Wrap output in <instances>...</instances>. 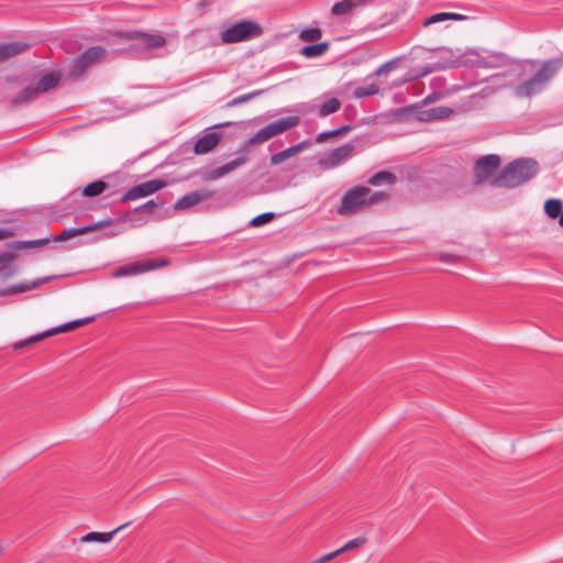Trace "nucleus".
<instances>
[{
	"instance_id": "30",
	"label": "nucleus",
	"mask_w": 563,
	"mask_h": 563,
	"mask_svg": "<svg viewBox=\"0 0 563 563\" xmlns=\"http://www.w3.org/2000/svg\"><path fill=\"white\" fill-rule=\"evenodd\" d=\"M52 335H55V332H54V329H49V330H46L42 333H38V334H35V335H32L25 340H22V341H19L16 343L13 344V350H21L23 347H26V346H30L34 343H37L40 341H43L44 339L46 338H49Z\"/></svg>"
},
{
	"instance_id": "23",
	"label": "nucleus",
	"mask_w": 563,
	"mask_h": 563,
	"mask_svg": "<svg viewBox=\"0 0 563 563\" xmlns=\"http://www.w3.org/2000/svg\"><path fill=\"white\" fill-rule=\"evenodd\" d=\"M40 96L35 85L34 86H27L24 89H22L12 100L11 106L13 108H18L19 106L33 101Z\"/></svg>"
},
{
	"instance_id": "26",
	"label": "nucleus",
	"mask_w": 563,
	"mask_h": 563,
	"mask_svg": "<svg viewBox=\"0 0 563 563\" xmlns=\"http://www.w3.org/2000/svg\"><path fill=\"white\" fill-rule=\"evenodd\" d=\"M89 67V64L87 63V59L84 57L82 53L78 56H76L69 67L68 76L71 79H77L80 77L86 69Z\"/></svg>"
},
{
	"instance_id": "56",
	"label": "nucleus",
	"mask_w": 563,
	"mask_h": 563,
	"mask_svg": "<svg viewBox=\"0 0 563 563\" xmlns=\"http://www.w3.org/2000/svg\"><path fill=\"white\" fill-rule=\"evenodd\" d=\"M413 109H416V106H409V107H405V108H400L397 110V114H404V113H407V112H411Z\"/></svg>"
},
{
	"instance_id": "31",
	"label": "nucleus",
	"mask_w": 563,
	"mask_h": 563,
	"mask_svg": "<svg viewBox=\"0 0 563 563\" xmlns=\"http://www.w3.org/2000/svg\"><path fill=\"white\" fill-rule=\"evenodd\" d=\"M563 202L561 199L550 198L544 202V213L552 220L559 218L562 213Z\"/></svg>"
},
{
	"instance_id": "40",
	"label": "nucleus",
	"mask_w": 563,
	"mask_h": 563,
	"mask_svg": "<svg viewBox=\"0 0 563 563\" xmlns=\"http://www.w3.org/2000/svg\"><path fill=\"white\" fill-rule=\"evenodd\" d=\"M379 92V87L376 84H371L366 87H357L353 95L355 98L362 99L366 97H372Z\"/></svg>"
},
{
	"instance_id": "35",
	"label": "nucleus",
	"mask_w": 563,
	"mask_h": 563,
	"mask_svg": "<svg viewBox=\"0 0 563 563\" xmlns=\"http://www.w3.org/2000/svg\"><path fill=\"white\" fill-rule=\"evenodd\" d=\"M106 49L102 46H91L82 52L84 57L87 59L89 66L97 64L104 55Z\"/></svg>"
},
{
	"instance_id": "61",
	"label": "nucleus",
	"mask_w": 563,
	"mask_h": 563,
	"mask_svg": "<svg viewBox=\"0 0 563 563\" xmlns=\"http://www.w3.org/2000/svg\"><path fill=\"white\" fill-rule=\"evenodd\" d=\"M525 64H528L530 67L534 68L538 64L537 60H533V59H527L523 62Z\"/></svg>"
},
{
	"instance_id": "13",
	"label": "nucleus",
	"mask_w": 563,
	"mask_h": 563,
	"mask_svg": "<svg viewBox=\"0 0 563 563\" xmlns=\"http://www.w3.org/2000/svg\"><path fill=\"white\" fill-rule=\"evenodd\" d=\"M247 161L246 157L244 156H240V157H236L235 159L222 165V166H219L208 173H206L205 175V179L206 180H214V179H218L220 177H223L224 175L233 172L234 169H236L238 167L242 166L243 164H245Z\"/></svg>"
},
{
	"instance_id": "34",
	"label": "nucleus",
	"mask_w": 563,
	"mask_h": 563,
	"mask_svg": "<svg viewBox=\"0 0 563 563\" xmlns=\"http://www.w3.org/2000/svg\"><path fill=\"white\" fill-rule=\"evenodd\" d=\"M341 101L338 98H331L320 104L318 114L319 117H328L338 112L341 108Z\"/></svg>"
},
{
	"instance_id": "58",
	"label": "nucleus",
	"mask_w": 563,
	"mask_h": 563,
	"mask_svg": "<svg viewBox=\"0 0 563 563\" xmlns=\"http://www.w3.org/2000/svg\"><path fill=\"white\" fill-rule=\"evenodd\" d=\"M14 273H15V268L10 267L9 269H7V271L4 272L3 277H4V278L11 277V276H13V275H14Z\"/></svg>"
},
{
	"instance_id": "42",
	"label": "nucleus",
	"mask_w": 563,
	"mask_h": 563,
	"mask_svg": "<svg viewBox=\"0 0 563 563\" xmlns=\"http://www.w3.org/2000/svg\"><path fill=\"white\" fill-rule=\"evenodd\" d=\"M275 218H276V214L274 212H265V213L254 217L250 221V225L254 227V228H258V227H262L264 224L272 222L273 220H275Z\"/></svg>"
},
{
	"instance_id": "47",
	"label": "nucleus",
	"mask_w": 563,
	"mask_h": 563,
	"mask_svg": "<svg viewBox=\"0 0 563 563\" xmlns=\"http://www.w3.org/2000/svg\"><path fill=\"white\" fill-rule=\"evenodd\" d=\"M16 258V254L12 252H3L0 253V272L8 268V264Z\"/></svg>"
},
{
	"instance_id": "49",
	"label": "nucleus",
	"mask_w": 563,
	"mask_h": 563,
	"mask_svg": "<svg viewBox=\"0 0 563 563\" xmlns=\"http://www.w3.org/2000/svg\"><path fill=\"white\" fill-rule=\"evenodd\" d=\"M341 553H340V550H335V551H332L330 553H327L322 556H320L319 559L314 560L313 563H325V562H329L333 559H335L336 556H339Z\"/></svg>"
},
{
	"instance_id": "3",
	"label": "nucleus",
	"mask_w": 563,
	"mask_h": 563,
	"mask_svg": "<svg viewBox=\"0 0 563 563\" xmlns=\"http://www.w3.org/2000/svg\"><path fill=\"white\" fill-rule=\"evenodd\" d=\"M112 37L131 42L130 45L122 49L133 57H140L150 49L162 48L166 45V37L162 34H148L142 31H115Z\"/></svg>"
},
{
	"instance_id": "41",
	"label": "nucleus",
	"mask_w": 563,
	"mask_h": 563,
	"mask_svg": "<svg viewBox=\"0 0 563 563\" xmlns=\"http://www.w3.org/2000/svg\"><path fill=\"white\" fill-rule=\"evenodd\" d=\"M120 222H123L121 220V216L118 219L107 218L101 221L93 222L91 224H87L85 227H86L87 233H89V232L96 231L98 229H101L103 227H110L112 224L120 223Z\"/></svg>"
},
{
	"instance_id": "16",
	"label": "nucleus",
	"mask_w": 563,
	"mask_h": 563,
	"mask_svg": "<svg viewBox=\"0 0 563 563\" xmlns=\"http://www.w3.org/2000/svg\"><path fill=\"white\" fill-rule=\"evenodd\" d=\"M62 80V73L58 70L49 71L45 75H43L37 82L35 84V87L38 91V93L48 92L52 89H54L59 81Z\"/></svg>"
},
{
	"instance_id": "12",
	"label": "nucleus",
	"mask_w": 563,
	"mask_h": 563,
	"mask_svg": "<svg viewBox=\"0 0 563 563\" xmlns=\"http://www.w3.org/2000/svg\"><path fill=\"white\" fill-rule=\"evenodd\" d=\"M279 134H282V133L279 132L276 123L272 122V123L265 125L264 128H262L261 130H258L252 137L247 139L242 144V151H249V148H247L249 146L263 144L264 142H266Z\"/></svg>"
},
{
	"instance_id": "1",
	"label": "nucleus",
	"mask_w": 563,
	"mask_h": 563,
	"mask_svg": "<svg viewBox=\"0 0 563 563\" xmlns=\"http://www.w3.org/2000/svg\"><path fill=\"white\" fill-rule=\"evenodd\" d=\"M539 170V163L534 158H516L508 163L499 174L490 180V185L493 187L512 189L534 178Z\"/></svg>"
},
{
	"instance_id": "52",
	"label": "nucleus",
	"mask_w": 563,
	"mask_h": 563,
	"mask_svg": "<svg viewBox=\"0 0 563 563\" xmlns=\"http://www.w3.org/2000/svg\"><path fill=\"white\" fill-rule=\"evenodd\" d=\"M446 16H448V21L451 20V21H464L467 19V16L463 15V14H459V13H451V12H446Z\"/></svg>"
},
{
	"instance_id": "6",
	"label": "nucleus",
	"mask_w": 563,
	"mask_h": 563,
	"mask_svg": "<svg viewBox=\"0 0 563 563\" xmlns=\"http://www.w3.org/2000/svg\"><path fill=\"white\" fill-rule=\"evenodd\" d=\"M170 264V260L166 257L161 258H148L145 261H137L133 263H129L118 267L114 272H112L111 276L113 278H121L131 275H137L146 272H151L157 268L166 267Z\"/></svg>"
},
{
	"instance_id": "11",
	"label": "nucleus",
	"mask_w": 563,
	"mask_h": 563,
	"mask_svg": "<svg viewBox=\"0 0 563 563\" xmlns=\"http://www.w3.org/2000/svg\"><path fill=\"white\" fill-rule=\"evenodd\" d=\"M210 130L207 129V132L195 142L194 153L196 155L208 154L219 145L222 137L221 133Z\"/></svg>"
},
{
	"instance_id": "64",
	"label": "nucleus",
	"mask_w": 563,
	"mask_h": 563,
	"mask_svg": "<svg viewBox=\"0 0 563 563\" xmlns=\"http://www.w3.org/2000/svg\"><path fill=\"white\" fill-rule=\"evenodd\" d=\"M558 220H559V224L561 227H563V209H562V213L559 216Z\"/></svg>"
},
{
	"instance_id": "21",
	"label": "nucleus",
	"mask_w": 563,
	"mask_h": 563,
	"mask_svg": "<svg viewBox=\"0 0 563 563\" xmlns=\"http://www.w3.org/2000/svg\"><path fill=\"white\" fill-rule=\"evenodd\" d=\"M51 242L49 235L38 240H30V241H13L5 244V246L10 250L20 251V250H30L36 249L47 245Z\"/></svg>"
},
{
	"instance_id": "27",
	"label": "nucleus",
	"mask_w": 563,
	"mask_h": 563,
	"mask_svg": "<svg viewBox=\"0 0 563 563\" xmlns=\"http://www.w3.org/2000/svg\"><path fill=\"white\" fill-rule=\"evenodd\" d=\"M352 130H353L352 125L343 124V125H341V126H339L336 129L319 133L317 135V137H316V142L317 143H324L325 141H328L330 139L345 135L346 133L351 132Z\"/></svg>"
},
{
	"instance_id": "62",
	"label": "nucleus",
	"mask_w": 563,
	"mask_h": 563,
	"mask_svg": "<svg viewBox=\"0 0 563 563\" xmlns=\"http://www.w3.org/2000/svg\"><path fill=\"white\" fill-rule=\"evenodd\" d=\"M231 125L230 122H225V123H221V124H216L212 129H220V128H224V126H229Z\"/></svg>"
},
{
	"instance_id": "20",
	"label": "nucleus",
	"mask_w": 563,
	"mask_h": 563,
	"mask_svg": "<svg viewBox=\"0 0 563 563\" xmlns=\"http://www.w3.org/2000/svg\"><path fill=\"white\" fill-rule=\"evenodd\" d=\"M435 51L444 54L441 60L438 62L439 69L456 68L461 66V55H455L452 49L439 47Z\"/></svg>"
},
{
	"instance_id": "18",
	"label": "nucleus",
	"mask_w": 563,
	"mask_h": 563,
	"mask_svg": "<svg viewBox=\"0 0 563 563\" xmlns=\"http://www.w3.org/2000/svg\"><path fill=\"white\" fill-rule=\"evenodd\" d=\"M60 276H57V275H51V276L37 278L33 282H24V283H20L16 285H11V286H9V290L12 291V295L22 294V292L35 289L51 280L57 279Z\"/></svg>"
},
{
	"instance_id": "24",
	"label": "nucleus",
	"mask_w": 563,
	"mask_h": 563,
	"mask_svg": "<svg viewBox=\"0 0 563 563\" xmlns=\"http://www.w3.org/2000/svg\"><path fill=\"white\" fill-rule=\"evenodd\" d=\"M110 185L102 179H97L91 183H88L81 191L84 197L96 198L102 195L107 189H109Z\"/></svg>"
},
{
	"instance_id": "50",
	"label": "nucleus",
	"mask_w": 563,
	"mask_h": 563,
	"mask_svg": "<svg viewBox=\"0 0 563 563\" xmlns=\"http://www.w3.org/2000/svg\"><path fill=\"white\" fill-rule=\"evenodd\" d=\"M439 260L445 263H456L459 261V256L450 253H441Z\"/></svg>"
},
{
	"instance_id": "45",
	"label": "nucleus",
	"mask_w": 563,
	"mask_h": 563,
	"mask_svg": "<svg viewBox=\"0 0 563 563\" xmlns=\"http://www.w3.org/2000/svg\"><path fill=\"white\" fill-rule=\"evenodd\" d=\"M290 157H292V155H290V151L287 148H285L284 151L282 152H278L276 154H273L271 156V165L273 166H276V165H279L282 164L283 162H285L286 159H289Z\"/></svg>"
},
{
	"instance_id": "4",
	"label": "nucleus",
	"mask_w": 563,
	"mask_h": 563,
	"mask_svg": "<svg viewBox=\"0 0 563 563\" xmlns=\"http://www.w3.org/2000/svg\"><path fill=\"white\" fill-rule=\"evenodd\" d=\"M263 33V26L256 21L241 19L222 25L220 38L222 44H235L260 37Z\"/></svg>"
},
{
	"instance_id": "57",
	"label": "nucleus",
	"mask_w": 563,
	"mask_h": 563,
	"mask_svg": "<svg viewBox=\"0 0 563 563\" xmlns=\"http://www.w3.org/2000/svg\"><path fill=\"white\" fill-rule=\"evenodd\" d=\"M288 150L290 151V155H292V156H295V155H297L298 153L301 152L297 144L291 145L290 147H288Z\"/></svg>"
},
{
	"instance_id": "54",
	"label": "nucleus",
	"mask_w": 563,
	"mask_h": 563,
	"mask_svg": "<svg viewBox=\"0 0 563 563\" xmlns=\"http://www.w3.org/2000/svg\"><path fill=\"white\" fill-rule=\"evenodd\" d=\"M299 150L302 152L303 150L310 147L312 145V141L309 139L303 140L302 142L297 144Z\"/></svg>"
},
{
	"instance_id": "44",
	"label": "nucleus",
	"mask_w": 563,
	"mask_h": 563,
	"mask_svg": "<svg viewBox=\"0 0 563 563\" xmlns=\"http://www.w3.org/2000/svg\"><path fill=\"white\" fill-rule=\"evenodd\" d=\"M367 542V539L365 537H357L355 539H352L347 541L345 544H343L339 550L340 553H344L354 549H358L363 547Z\"/></svg>"
},
{
	"instance_id": "5",
	"label": "nucleus",
	"mask_w": 563,
	"mask_h": 563,
	"mask_svg": "<svg viewBox=\"0 0 563 563\" xmlns=\"http://www.w3.org/2000/svg\"><path fill=\"white\" fill-rule=\"evenodd\" d=\"M371 192L366 186H354L350 188L342 197L336 212L341 216H352L366 207L365 196Z\"/></svg>"
},
{
	"instance_id": "39",
	"label": "nucleus",
	"mask_w": 563,
	"mask_h": 563,
	"mask_svg": "<svg viewBox=\"0 0 563 563\" xmlns=\"http://www.w3.org/2000/svg\"><path fill=\"white\" fill-rule=\"evenodd\" d=\"M264 92H265V90H254V91H252L250 93L235 97L234 99H232L231 101H229L227 103V107L231 108V107L240 106L242 103H245V102L254 99L255 97L261 96Z\"/></svg>"
},
{
	"instance_id": "55",
	"label": "nucleus",
	"mask_w": 563,
	"mask_h": 563,
	"mask_svg": "<svg viewBox=\"0 0 563 563\" xmlns=\"http://www.w3.org/2000/svg\"><path fill=\"white\" fill-rule=\"evenodd\" d=\"M439 97H440V93H438V92H433V93H431V95H429V96H427V97L424 98L423 103H430V102H433V101H435Z\"/></svg>"
},
{
	"instance_id": "14",
	"label": "nucleus",
	"mask_w": 563,
	"mask_h": 563,
	"mask_svg": "<svg viewBox=\"0 0 563 563\" xmlns=\"http://www.w3.org/2000/svg\"><path fill=\"white\" fill-rule=\"evenodd\" d=\"M453 113V109L446 106L433 107L422 110L418 114V119L424 122L444 120Z\"/></svg>"
},
{
	"instance_id": "25",
	"label": "nucleus",
	"mask_w": 563,
	"mask_h": 563,
	"mask_svg": "<svg viewBox=\"0 0 563 563\" xmlns=\"http://www.w3.org/2000/svg\"><path fill=\"white\" fill-rule=\"evenodd\" d=\"M96 319H97V316L86 317L82 319H77V320L66 322V323L55 327L53 329H54L55 334L66 333V332L77 330L80 327L92 323L93 321H96Z\"/></svg>"
},
{
	"instance_id": "32",
	"label": "nucleus",
	"mask_w": 563,
	"mask_h": 563,
	"mask_svg": "<svg viewBox=\"0 0 563 563\" xmlns=\"http://www.w3.org/2000/svg\"><path fill=\"white\" fill-rule=\"evenodd\" d=\"M86 233H87L86 227L82 225V227H78V228H67L58 235H52V234H48V235L51 238V241H53V242H64V241H67L69 239H73L75 236L86 234Z\"/></svg>"
},
{
	"instance_id": "38",
	"label": "nucleus",
	"mask_w": 563,
	"mask_h": 563,
	"mask_svg": "<svg viewBox=\"0 0 563 563\" xmlns=\"http://www.w3.org/2000/svg\"><path fill=\"white\" fill-rule=\"evenodd\" d=\"M322 36V31L319 27H308L300 32L299 38L305 42L314 43Z\"/></svg>"
},
{
	"instance_id": "63",
	"label": "nucleus",
	"mask_w": 563,
	"mask_h": 563,
	"mask_svg": "<svg viewBox=\"0 0 563 563\" xmlns=\"http://www.w3.org/2000/svg\"><path fill=\"white\" fill-rule=\"evenodd\" d=\"M104 235H106V236H108V238H111V236H115V235H118V232H115V231H111V232H107V233H104Z\"/></svg>"
},
{
	"instance_id": "8",
	"label": "nucleus",
	"mask_w": 563,
	"mask_h": 563,
	"mask_svg": "<svg viewBox=\"0 0 563 563\" xmlns=\"http://www.w3.org/2000/svg\"><path fill=\"white\" fill-rule=\"evenodd\" d=\"M167 186L164 179H151L130 188L121 198L120 202L125 203L139 198L151 196Z\"/></svg>"
},
{
	"instance_id": "46",
	"label": "nucleus",
	"mask_w": 563,
	"mask_h": 563,
	"mask_svg": "<svg viewBox=\"0 0 563 563\" xmlns=\"http://www.w3.org/2000/svg\"><path fill=\"white\" fill-rule=\"evenodd\" d=\"M448 21L446 12L434 13L423 21V26H429L434 23Z\"/></svg>"
},
{
	"instance_id": "33",
	"label": "nucleus",
	"mask_w": 563,
	"mask_h": 563,
	"mask_svg": "<svg viewBox=\"0 0 563 563\" xmlns=\"http://www.w3.org/2000/svg\"><path fill=\"white\" fill-rule=\"evenodd\" d=\"M396 180H397V177L394 173H391L389 170H380V172H377L376 174H374L367 180V183L372 186H379L383 183L395 184Z\"/></svg>"
},
{
	"instance_id": "22",
	"label": "nucleus",
	"mask_w": 563,
	"mask_h": 563,
	"mask_svg": "<svg viewBox=\"0 0 563 563\" xmlns=\"http://www.w3.org/2000/svg\"><path fill=\"white\" fill-rule=\"evenodd\" d=\"M330 47L329 42H319L305 45L300 48L299 53L307 58H316L322 56Z\"/></svg>"
},
{
	"instance_id": "59",
	"label": "nucleus",
	"mask_w": 563,
	"mask_h": 563,
	"mask_svg": "<svg viewBox=\"0 0 563 563\" xmlns=\"http://www.w3.org/2000/svg\"><path fill=\"white\" fill-rule=\"evenodd\" d=\"M9 295H12V291H11V290H9V287L1 288V289H0V297H2V296H9Z\"/></svg>"
},
{
	"instance_id": "51",
	"label": "nucleus",
	"mask_w": 563,
	"mask_h": 563,
	"mask_svg": "<svg viewBox=\"0 0 563 563\" xmlns=\"http://www.w3.org/2000/svg\"><path fill=\"white\" fill-rule=\"evenodd\" d=\"M343 114L344 117L351 121L353 120L354 115H355V109L352 104H349L344 108V111H343Z\"/></svg>"
},
{
	"instance_id": "48",
	"label": "nucleus",
	"mask_w": 563,
	"mask_h": 563,
	"mask_svg": "<svg viewBox=\"0 0 563 563\" xmlns=\"http://www.w3.org/2000/svg\"><path fill=\"white\" fill-rule=\"evenodd\" d=\"M396 65V60H389L385 64H383L382 66H379L373 74L372 76H380L387 71H389L391 68H394V66Z\"/></svg>"
},
{
	"instance_id": "2",
	"label": "nucleus",
	"mask_w": 563,
	"mask_h": 563,
	"mask_svg": "<svg viewBox=\"0 0 563 563\" xmlns=\"http://www.w3.org/2000/svg\"><path fill=\"white\" fill-rule=\"evenodd\" d=\"M562 68L563 52L556 57L542 62L540 68L531 78L515 87V95L520 98H530L540 93Z\"/></svg>"
},
{
	"instance_id": "28",
	"label": "nucleus",
	"mask_w": 563,
	"mask_h": 563,
	"mask_svg": "<svg viewBox=\"0 0 563 563\" xmlns=\"http://www.w3.org/2000/svg\"><path fill=\"white\" fill-rule=\"evenodd\" d=\"M52 335H55V332H54V329H49V330H46L42 333H38V334H35V335H32L25 340H22V341H19L16 343L13 344V350H21L23 347H26V346H30L34 343H37L40 341H43L44 339L46 338H49Z\"/></svg>"
},
{
	"instance_id": "29",
	"label": "nucleus",
	"mask_w": 563,
	"mask_h": 563,
	"mask_svg": "<svg viewBox=\"0 0 563 563\" xmlns=\"http://www.w3.org/2000/svg\"><path fill=\"white\" fill-rule=\"evenodd\" d=\"M52 335H55V332H54V329H49V330H46L42 333H38V334H35V335H32L25 340H22V341H19L16 343L13 344V350H21L23 347H26V346H30L34 343H37L40 341H43L44 339L46 338H49Z\"/></svg>"
},
{
	"instance_id": "10",
	"label": "nucleus",
	"mask_w": 563,
	"mask_h": 563,
	"mask_svg": "<svg viewBox=\"0 0 563 563\" xmlns=\"http://www.w3.org/2000/svg\"><path fill=\"white\" fill-rule=\"evenodd\" d=\"M216 191L210 190L208 188H202L199 190L191 191L183 197H180L176 203L174 205V210L181 211L187 210L201 201H206L211 199L214 196Z\"/></svg>"
},
{
	"instance_id": "53",
	"label": "nucleus",
	"mask_w": 563,
	"mask_h": 563,
	"mask_svg": "<svg viewBox=\"0 0 563 563\" xmlns=\"http://www.w3.org/2000/svg\"><path fill=\"white\" fill-rule=\"evenodd\" d=\"M14 235V232L10 229L0 228V241L9 239Z\"/></svg>"
},
{
	"instance_id": "60",
	"label": "nucleus",
	"mask_w": 563,
	"mask_h": 563,
	"mask_svg": "<svg viewBox=\"0 0 563 563\" xmlns=\"http://www.w3.org/2000/svg\"><path fill=\"white\" fill-rule=\"evenodd\" d=\"M356 7H362L371 2L372 0H353Z\"/></svg>"
},
{
	"instance_id": "36",
	"label": "nucleus",
	"mask_w": 563,
	"mask_h": 563,
	"mask_svg": "<svg viewBox=\"0 0 563 563\" xmlns=\"http://www.w3.org/2000/svg\"><path fill=\"white\" fill-rule=\"evenodd\" d=\"M274 122L276 123L279 132L284 133V132L297 126L300 123V117L299 115L284 117Z\"/></svg>"
},
{
	"instance_id": "15",
	"label": "nucleus",
	"mask_w": 563,
	"mask_h": 563,
	"mask_svg": "<svg viewBox=\"0 0 563 563\" xmlns=\"http://www.w3.org/2000/svg\"><path fill=\"white\" fill-rule=\"evenodd\" d=\"M132 522L129 521V522H125L121 526H119L118 528H115L114 530L110 531V532H96V531H92V532H88L86 534H84L81 538H80V542H99V543H107V542H110L113 537L121 530L125 529L126 527H129Z\"/></svg>"
},
{
	"instance_id": "17",
	"label": "nucleus",
	"mask_w": 563,
	"mask_h": 563,
	"mask_svg": "<svg viewBox=\"0 0 563 563\" xmlns=\"http://www.w3.org/2000/svg\"><path fill=\"white\" fill-rule=\"evenodd\" d=\"M30 48L27 43L12 42L0 45V64L9 60L11 57L24 53Z\"/></svg>"
},
{
	"instance_id": "37",
	"label": "nucleus",
	"mask_w": 563,
	"mask_h": 563,
	"mask_svg": "<svg viewBox=\"0 0 563 563\" xmlns=\"http://www.w3.org/2000/svg\"><path fill=\"white\" fill-rule=\"evenodd\" d=\"M354 8H357L353 0H342L340 2H335L331 9V13L333 15H342L349 13Z\"/></svg>"
},
{
	"instance_id": "9",
	"label": "nucleus",
	"mask_w": 563,
	"mask_h": 563,
	"mask_svg": "<svg viewBox=\"0 0 563 563\" xmlns=\"http://www.w3.org/2000/svg\"><path fill=\"white\" fill-rule=\"evenodd\" d=\"M355 147L351 143H345L336 148H333L328 153L325 157H321L318 161V165L323 169L333 168L344 161L350 158L354 152Z\"/></svg>"
},
{
	"instance_id": "7",
	"label": "nucleus",
	"mask_w": 563,
	"mask_h": 563,
	"mask_svg": "<svg viewBox=\"0 0 563 563\" xmlns=\"http://www.w3.org/2000/svg\"><path fill=\"white\" fill-rule=\"evenodd\" d=\"M501 165V158L497 154H487L478 157L473 166V186H479L489 180Z\"/></svg>"
},
{
	"instance_id": "43",
	"label": "nucleus",
	"mask_w": 563,
	"mask_h": 563,
	"mask_svg": "<svg viewBox=\"0 0 563 563\" xmlns=\"http://www.w3.org/2000/svg\"><path fill=\"white\" fill-rule=\"evenodd\" d=\"M389 195L386 191L378 190L374 192H369L365 196L366 199V206H372L380 201L388 200Z\"/></svg>"
},
{
	"instance_id": "19",
	"label": "nucleus",
	"mask_w": 563,
	"mask_h": 563,
	"mask_svg": "<svg viewBox=\"0 0 563 563\" xmlns=\"http://www.w3.org/2000/svg\"><path fill=\"white\" fill-rule=\"evenodd\" d=\"M164 202L163 201H157L155 199H151L148 200L147 202L134 208L132 211H128L125 213H122L121 214V220L122 221H129V222H133L135 221L134 219V216L137 214V213H153L154 210L158 207H163Z\"/></svg>"
}]
</instances>
